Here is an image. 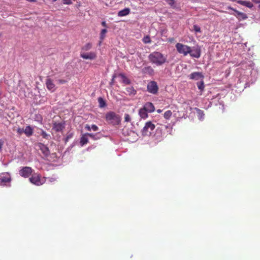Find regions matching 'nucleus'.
Returning <instances> with one entry per match:
<instances>
[{"instance_id": "2", "label": "nucleus", "mask_w": 260, "mask_h": 260, "mask_svg": "<svg viewBox=\"0 0 260 260\" xmlns=\"http://www.w3.org/2000/svg\"><path fill=\"white\" fill-rule=\"evenodd\" d=\"M105 119L108 123L113 125L119 124L121 121L120 116L113 111L107 112L106 114Z\"/></svg>"}, {"instance_id": "27", "label": "nucleus", "mask_w": 260, "mask_h": 260, "mask_svg": "<svg viewBox=\"0 0 260 260\" xmlns=\"http://www.w3.org/2000/svg\"><path fill=\"white\" fill-rule=\"evenodd\" d=\"M92 45L91 43H88L82 47L81 52H84L85 51H87L92 48Z\"/></svg>"}, {"instance_id": "17", "label": "nucleus", "mask_w": 260, "mask_h": 260, "mask_svg": "<svg viewBox=\"0 0 260 260\" xmlns=\"http://www.w3.org/2000/svg\"><path fill=\"white\" fill-rule=\"evenodd\" d=\"M88 137H89L88 133H85L81 136L80 141V143L82 146L87 144V143L88 142Z\"/></svg>"}, {"instance_id": "13", "label": "nucleus", "mask_w": 260, "mask_h": 260, "mask_svg": "<svg viewBox=\"0 0 260 260\" xmlns=\"http://www.w3.org/2000/svg\"><path fill=\"white\" fill-rule=\"evenodd\" d=\"M65 128L64 122H54L53 123L52 129L56 132H62Z\"/></svg>"}, {"instance_id": "26", "label": "nucleus", "mask_w": 260, "mask_h": 260, "mask_svg": "<svg viewBox=\"0 0 260 260\" xmlns=\"http://www.w3.org/2000/svg\"><path fill=\"white\" fill-rule=\"evenodd\" d=\"M119 76H120L122 80V82L125 84H129L131 83L130 80L127 78L124 74H120L119 75Z\"/></svg>"}, {"instance_id": "23", "label": "nucleus", "mask_w": 260, "mask_h": 260, "mask_svg": "<svg viewBox=\"0 0 260 260\" xmlns=\"http://www.w3.org/2000/svg\"><path fill=\"white\" fill-rule=\"evenodd\" d=\"M238 3L249 8L253 7L252 3L249 1H238Z\"/></svg>"}, {"instance_id": "11", "label": "nucleus", "mask_w": 260, "mask_h": 260, "mask_svg": "<svg viewBox=\"0 0 260 260\" xmlns=\"http://www.w3.org/2000/svg\"><path fill=\"white\" fill-rule=\"evenodd\" d=\"M45 84L46 88L51 92H54L56 89L53 80L49 77L46 79Z\"/></svg>"}, {"instance_id": "24", "label": "nucleus", "mask_w": 260, "mask_h": 260, "mask_svg": "<svg viewBox=\"0 0 260 260\" xmlns=\"http://www.w3.org/2000/svg\"><path fill=\"white\" fill-rule=\"evenodd\" d=\"M88 136L93 140H97L101 138V134L100 133L93 134L88 133Z\"/></svg>"}, {"instance_id": "43", "label": "nucleus", "mask_w": 260, "mask_h": 260, "mask_svg": "<svg viewBox=\"0 0 260 260\" xmlns=\"http://www.w3.org/2000/svg\"><path fill=\"white\" fill-rule=\"evenodd\" d=\"M255 3L259 4L258 7L260 8V0H252Z\"/></svg>"}, {"instance_id": "19", "label": "nucleus", "mask_w": 260, "mask_h": 260, "mask_svg": "<svg viewBox=\"0 0 260 260\" xmlns=\"http://www.w3.org/2000/svg\"><path fill=\"white\" fill-rule=\"evenodd\" d=\"M148 112L143 107L139 110V114L140 116L143 119L148 117Z\"/></svg>"}, {"instance_id": "28", "label": "nucleus", "mask_w": 260, "mask_h": 260, "mask_svg": "<svg viewBox=\"0 0 260 260\" xmlns=\"http://www.w3.org/2000/svg\"><path fill=\"white\" fill-rule=\"evenodd\" d=\"M172 115V112L171 110L166 111L164 114V117L166 119H169Z\"/></svg>"}, {"instance_id": "35", "label": "nucleus", "mask_w": 260, "mask_h": 260, "mask_svg": "<svg viewBox=\"0 0 260 260\" xmlns=\"http://www.w3.org/2000/svg\"><path fill=\"white\" fill-rule=\"evenodd\" d=\"M131 120V118L130 115L128 114H125L124 115V121L128 122H130Z\"/></svg>"}, {"instance_id": "9", "label": "nucleus", "mask_w": 260, "mask_h": 260, "mask_svg": "<svg viewBox=\"0 0 260 260\" xmlns=\"http://www.w3.org/2000/svg\"><path fill=\"white\" fill-rule=\"evenodd\" d=\"M201 50L199 46L193 47L192 48H190V51L188 54L190 56L196 58H199L201 56Z\"/></svg>"}, {"instance_id": "3", "label": "nucleus", "mask_w": 260, "mask_h": 260, "mask_svg": "<svg viewBox=\"0 0 260 260\" xmlns=\"http://www.w3.org/2000/svg\"><path fill=\"white\" fill-rule=\"evenodd\" d=\"M29 181L36 186H41L46 182V177L41 178L40 174L35 173L31 174V177L29 178Z\"/></svg>"}, {"instance_id": "39", "label": "nucleus", "mask_w": 260, "mask_h": 260, "mask_svg": "<svg viewBox=\"0 0 260 260\" xmlns=\"http://www.w3.org/2000/svg\"><path fill=\"white\" fill-rule=\"evenodd\" d=\"M170 6H173L174 4V0H165Z\"/></svg>"}, {"instance_id": "41", "label": "nucleus", "mask_w": 260, "mask_h": 260, "mask_svg": "<svg viewBox=\"0 0 260 260\" xmlns=\"http://www.w3.org/2000/svg\"><path fill=\"white\" fill-rule=\"evenodd\" d=\"M63 4L67 5H70L72 4V2L71 0H62Z\"/></svg>"}, {"instance_id": "42", "label": "nucleus", "mask_w": 260, "mask_h": 260, "mask_svg": "<svg viewBox=\"0 0 260 260\" xmlns=\"http://www.w3.org/2000/svg\"><path fill=\"white\" fill-rule=\"evenodd\" d=\"M102 26H103L105 27H107V25L106 21H102Z\"/></svg>"}, {"instance_id": "18", "label": "nucleus", "mask_w": 260, "mask_h": 260, "mask_svg": "<svg viewBox=\"0 0 260 260\" xmlns=\"http://www.w3.org/2000/svg\"><path fill=\"white\" fill-rule=\"evenodd\" d=\"M142 72L145 74L152 75L154 73V70L150 66L145 67L143 69Z\"/></svg>"}, {"instance_id": "4", "label": "nucleus", "mask_w": 260, "mask_h": 260, "mask_svg": "<svg viewBox=\"0 0 260 260\" xmlns=\"http://www.w3.org/2000/svg\"><path fill=\"white\" fill-rule=\"evenodd\" d=\"M155 127V125L151 121L146 122L145 126L142 130V135L143 136H149L151 134Z\"/></svg>"}, {"instance_id": "33", "label": "nucleus", "mask_w": 260, "mask_h": 260, "mask_svg": "<svg viewBox=\"0 0 260 260\" xmlns=\"http://www.w3.org/2000/svg\"><path fill=\"white\" fill-rule=\"evenodd\" d=\"M143 41L145 44L149 43L151 42L150 38L148 36H145L143 38Z\"/></svg>"}, {"instance_id": "16", "label": "nucleus", "mask_w": 260, "mask_h": 260, "mask_svg": "<svg viewBox=\"0 0 260 260\" xmlns=\"http://www.w3.org/2000/svg\"><path fill=\"white\" fill-rule=\"evenodd\" d=\"M189 77L190 79H194L196 80L204 77L202 73L200 72H193L190 74Z\"/></svg>"}, {"instance_id": "30", "label": "nucleus", "mask_w": 260, "mask_h": 260, "mask_svg": "<svg viewBox=\"0 0 260 260\" xmlns=\"http://www.w3.org/2000/svg\"><path fill=\"white\" fill-rule=\"evenodd\" d=\"M107 32V30L106 29H103L100 33V39L101 40H103L105 37V34Z\"/></svg>"}, {"instance_id": "31", "label": "nucleus", "mask_w": 260, "mask_h": 260, "mask_svg": "<svg viewBox=\"0 0 260 260\" xmlns=\"http://www.w3.org/2000/svg\"><path fill=\"white\" fill-rule=\"evenodd\" d=\"M198 88L201 91L203 90L205 87L203 81L197 83Z\"/></svg>"}, {"instance_id": "36", "label": "nucleus", "mask_w": 260, "mask_h": 260, "mask_svg": "<svg viewBox=\"0 0 260 260\" xmlns=\"http://www.w3.org/2000/svg\"><path fill=\"white\" fill-rule=\"evenodd\" d=\"M73 137V133L68 134L66 138L65 142H67L69 139H71Z\"/></svg>"}, {"instance_id": "5", "label": "nucleus", "mask_w": 260, "mask_h": 260, "mask_svg": "<svg viewBox=\"0 0 260 260\" xmlns=\"http://www.w3.org/2000/svg\"><path fill=\"white\" fill-rule=\"evenodd\" d=\"M175 47L178 52L184 56H186L190 51V47L180 43H177Z\"/></svg>"}, {"instance_id": "1", "label": "nucleus", "mask_w": 260, "mask_h": 260, "mask_svg": "<svg viewBox=\"0 0 260 260\" xmlns=\"http://www.w3.org/2000/svg\"><path fill=\"white\" fill-rule=\"evenodd\" d=\"M149 59L156 66H161L167 61V58L162 53L159 52L151 53L148 56Z\"/></svg>"}, {"instance_id": "47", "label": "nucleus", "mask_w": 260, "mask_h": 260, "mask_svg": "<svg viewBox=\"0 0 260 260\" xmlns=\"http://www.w3.org/2000/svg\"><path fill=\"white\" fill-rule=\"evenodd\" d=\"M173 40V39H170L169 41H170V42H172Z\"/></svg>"}, {"instance_id": "45", "label": "nucleus", "mask_w": 260, "mask_h": 260, "mask_svg": "<svg viewBox=\"0 0 260 260\" xmlns=\"http://www.w3.org/2000/svg\"><path fill=\"white\" fill-rule=\"evenodd\" d=\"M115 77H116V75H114L113 76L112 79V80H111V84H113V82H114V79H115Z\"/></svg>"}, {"instance_id": "38", "label": "nucleus", "mask_w": 260, "mask_h": 260, "mask_svg": "<svg viewBox=\"0 0 260 260\" xmlns=\"http://www.w3.org/2000/svg\"><path fill=\"white\" fill-rule=\"evenodd\" d=\"M48 180L50 182H54L56 180V179L54 177H48L46 178V180Z\"/></svg>"}, {"instance_id": "22", "label": "nucleus", "mask_w": 260, "mask_h": 260, "mask_svg": "<svg viewBox=\"0 0 260 260\" xmlns=\"http://www.w3.org/2000/svg\"><path fill=\"white\" fill-rule=\"evenodd\" d=\"M85 128L88 131H91V130L93 131H98L99 129L98 126L95 124H92L91 126L88 124H86Z\"/></svg>"}, {"instance_id": "20", "label": "nucleus", "mask_w": 260, "mask_h": 260, "mask_svg": "<svg viewBox=\"0 0 260 260\" xmlns=\"http://www.w3.org/2000/svg\"><path fill=\"white\" fill-rule=\"evenodd\" d=\"M126 94L129 95H134L136 94L137 91L133 86L126 87Z\"/></svg>"}, {"instance_id": "7", "label": "nucleus", "mask_w": 260, "mask_h": 260, "mask_svg": "<svg viewBox=\"0 0 260 260\" xmlns=\"http://www.w3.org/2000/svg\"><path fill=\"white\" fill-rule=\"evenodd\" d=\"M147 90L150 93L157 94L158 91V86L156 82L154 81L149 82L147 86Z\"/></svg>"}, {"instance_id": "10", "label": "nucleus", "mask_w": 260, "mask_h": 260, "mask_svg": "<svg viewBox=\"0 0 260 260\" xmlns=\"http://www.w3.org/2000/svg\"><path fill=\"white\" fill-rule=\"evenodd\" d=\"M80 56L85 59H94L96 57V54L94 52H90L89 53H85L84 52H80Z\"/></svg>"}, {"instance_id": "40", "label": "nucleus", "mask_w": 260, "mask_h": 260, "mask_svg": "<svg viewBox=\"0 0 260 260\" xmlns=\"http://www.w3.org/2000/svg\"><path fill=\"white\" fill-rule=\"evenodd\" d=\"M57 81L58 83L60 84H64L67 82L66 80L64 79H59Z\"/></svg>"}, {"instance_id": "32", "label": "nucleus", "mask_w": 260, "mask_h": 260, "mask_svg": "<svg viewBox=\"0 0 260 260\" xmlns=\"http://www.w3.org/2000/svg\"><path fill=\"white\" fill-rule=\"evenodd\" d=\"M41 135L42 136L43 138L46 139H49V138L50 137L49 135L47 134V133L44 131H42Z\"/></svg>"}, {"instance_id": "21", "label": "nucleus", "mask_w": 260, "mask_h": 260, "mask_svg": "<svg viewBox=\"0 0 260 260\" xmlns=\"http://www.w3.org/2000/svg\"><path fill=\"white\" fill-rule=\"evenodd\" d=\"M24 133L27 137L31 136L33 134V129L30 126H26L25 128L24 129Z\"/></svg>"}, {"instance_id": "12", "label": "nucleus", "mask_w": 260, "mask_h": 260, "mask_svg": "<svg viewBox=\"0 0 260 260\" xmlns=\"http://www.w3.org/2000/svg\"><path fill=\"white\" fill-rule=\"evenodd\" d=\"M37 146L41 151L42 153L44 154V156H48L50 155V150L46 145H44L43 143H39L37 144Z\"/></svg>"}, {"instance_id": "46", "label": "nucleus", "mask_w": 260, "mask_h": 260, "mask_svg": "<svg viewBox=\"0 0 260 260\" xmlns=\"http://www.w3.org/2000/svg\"><path fill=\"white\" fill-rule=\"evenodd\" d=\"M161 112H162V110H160V109H158V110H157V112L158 113H161Z\"/></svg>"}, {"instance_id": "34", "label": "nucleus", "mask_w": 260, "mask_h": 260, "mask_svg": "<svg viewBox=\"0 0 260 260\" xmlns=\"http://www.w3.org/2000/svg\"><path fill=\"white\" fill-rule=\"evenodd\" d=\"M193 30L196 32H201V30L200 27L199 26L197 25H193Z\"/></svg>"}, {"instance_id": "15", "label": "nucleus", "mask_w": 260, "mask_h": 260, "mask_svg": "<svg viewBox=\"0 0 260 260\" xmlns=\"http://www.w3.org/2000/svg\"><path fill=\"white\" fill-rule=\"evenodd\" d=\"M143 108L149 113H152L155 110L154 106L151 102L146 103L144 105Z\"/></svg>"}, {"instance_id": "25", "label": "nucleus", "mask_w": 260, "mask_h": 260, "mask_svg": "<svg viewBox=\"0 0 260 260\" xmlns=\"http://www.w3.org/2000/svg\"><path fill=\"white\" fill-rule=\"evenodd\" d=\"M130 12V10L128 8H125L123 10L120 11L118 15L119 16H124L128 15Z\"/></svg>"}, {"instance_id": "49", "label": "nucleus", "mask_w": 260, "mask_h": 260, "mask_svg": "<svg viewBox=\"0 0 260 260\" xmlns=\"http://www.w3.org/2000/svg\"><path fill=\"white\" fill-rule=\"evenodd\" d=\"M165 127H166V128H168V126H165Z\"/></svg>"}, {"instance_id": "44", "label": "nucleus", "mask_w": 260, "mask_h": 260, "mask_svg": "<svg viewBox=\"0 0 260 260\" xmlns=\"http://www.w3.org/2000/svg\"><path fill=\"white\" fill-rule=\"evenodd\" d=\"M3 145V142L1 140H0V151L2 150Z\"/></svg>"}, {"instance_id": "14", "label": "nucleus", "mask_w": 260, "mask_h": 260, "mask_svg": "<svg viewBox=\"0 0 260 260\" xmlns=\"http://www.w3.org/2000/svg\"><path fill=\"white\" fill-rule=\"evenodd\" d=\"M231 10H233L235 12V13L233 14L239 20H244L247 18V16L246 14L239 12L236 10L234 9L233 8H230Z\"/></svg>"}, {"instance_id": "8", "label": "nucleus", "mask_w": 260, "mask_h": 260, "mask_svg": "<svg viewBox=\"0 0 260 260\" xmlns=\"http://www.w3.org/2000/svg\"><path fill=\"white\" fill-rule=\"evenodd\" d=\"M32 173V169L29 167H23L19 170V175L24 178L29 177Z\"/></svg>"}, {"instance_id": "48", "label": "nucleus", "mask_w": 260, "mask_h": 260, "mask_svg": "<svg viewBox=\"0 0 260 260\" xmlns=\"http://www.w3.org/2000/svg\"><path fill=\"white\" fill-rule=\"evenodd\" d=\"M57 0H52V2H56Z\"/></svg>"}, {"instance_id": "37", "label": "nucleus", "mask_w": 260, "mask_h": 260, "mask_svg": "<svg viewBox=\"0 0 260 260\" xmlns=\"http://www.w3.org/2000/svg\"><path fill=\"white\" fill-rule=\"evenodd\" d=\"M17 132L19 135H21L24 133V129L19 127L17 129Z\"/></svg>"}, {"instance_id": "29", "label": "nucleus", "mask_w": 260, "mask_h": 260, "mask_svg": "<svg viewBox=\"0 0 260 260\" xmlns=\"http://www.w3.org/2000/svg\"><path fill=\"white\" fill-rule=\"evenodd\" d=\"M98 102L99 103L100 107L101 108L104 107L106 106V103L102 98H101V97L99 98Z\"/></svg>"}, {"instance_id": "6", "label": "nucleus", "mask_w": 260, "mask_h": 260, "mask_svg": "<svg viewBox=\"0 0 260 260\" xmlns=\"http://www.w3.org/2000/svg\"><path fill=\"white\" fill-rule=\"evenodd\" d=\"M11 180V177L9 173L4 172L0 174V186H7V184L10 183Z\"/></svg>"}]
</instances>
